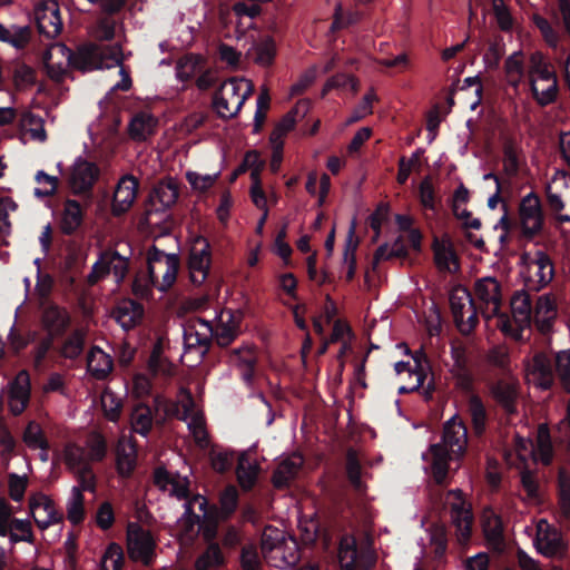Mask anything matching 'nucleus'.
<instances>
[{"label": "nucleus", "instance_id": "1", "mask_svg": "<svg viewBox=\"0 0 570 570\" xmlns=\"http://www.w3.org/2000/svg\"><path fill=\"white\" fill-rule=\"evenodd\" d=\"M242 317L239 311L225 308L220 312L216 325L203 318L188 323L184 327L185 353L195 352L202 361L209 352L213 341L220 347H227L240 332Z\"/></svg>", "mask_w": 570, "mask_h": 570}, {"label": "nucleus", "instance_id": "2", "mask_svg": "<svg viewBox=\"0 0 570 570\" xmlns=\"http://www.w3.org/2000/svg\"><path fill=\"white\" fill-rule=\"evenodd\" d=\"M469 434L465 422L454 414L443 424L442 441L431 444V472L438 485H444L449 473L451 454L462 456L468 446Z\"/></svg>", "mask_w": 570, "mask_h": 570}, {"label": "nucleus", "instance_id": "3", "mask_svg": "<svg viewBox=\"0 0 570 570\" xmlns=\"http://www.w3.org/2000/svg\"><path fill=\"white\" fill-rule=\"evenodd\" d=\"M179 266L180 259L177 254H166L164 250L153 246L147 255L148 285H142L136 278L132 283L134 293L145 296L150 291V287H156L161 292L168 291L176 282Z\"/></svg>", "mask_w": 570, "mask_h": 570}, {"label": "nucleus", "instance_id": "4", "mask_svg": "<svg viewBox=\"0 0 570 570\" xmlns=\"http://www.w3.org/2000/svg\"><path fill=\"white\" fill-rule=\"evenodd\" d=\"M254 83L245 78H230L214 92L212 106L220 119L235 118L253 95Z\"/></svg>", "mask_w": 570, "mask_h": 570}, {"label": "nucleus", "instance_id": "5", "mask_svg": "<svg viewBox=\"0 0 570 570\" xmlns=\"http://www.w3.org/2000/svg\"><path fill=\"white\" fill-rule=\"evenodd\" d=\"M72 65L82 70L104 69L122 63V48L119 43L97 45L88 43L78 49L77 55L70 52Z\"/></svg>", "mask_w": 570, "mask_h": 570}, {"label": "nucleus", "instance_id": "6", "mask_svg": "<svg viewBox=\"0 0 570 570\" xmlns=\"http://www.w3.org/2000/svg\"><path fill=\"white\" fill-rule=\"evenodd\" d=\"M478 299L485 306V317L501 318V331L504 334H512L513 326L507 315L501 313L502 291L500 282L494 277L478 279L474 285Z\"/></svg>", "mask_w": 570, "mask_h": 570}, {"label": "nucleus", "instance_id": "7", "mask_svg": "<svg viewBox=\"0 0 570 570\" xmlns=\"http://www.w3.org/2000/svg\"><path fill=\"white\" fill-rule=\"evenodd\" d=\"M129 271V258L120 255L116 249L107 248L99 253L97 262L92 265L87 276L89 285H96L99 281L114 274L117 283H121Z\"/></svg>", "mask_w": 570, "mask_h": 570}, {"label": "nucleus", "instance_id": "8", "mask_svg": "<svg viewBox=\"0 0 570 570\" xmlns=\"http://www.w3.org/2000/svg\"><path fill=\"white\" fill-rule=\"evenodd\" d=\"M520 229L523 238L532 240L544 227V213L537 193L530 191L519 205Z\"/></svg>", "mask_w": 570, "mask_h": 570}, {"label": "nucleus", "instance_id": "9", "mask_svg": "<svg viewBox=\"0 0 570 570\" xmlns=\"http://www.w3.org/2000/svg\"><path fill=\"white\" fill-rule=\"evenodd\" d=\"M187 265L191 283L202 285L207 278L212 265V247L206 237L196 236L193 239Z\"/></svg>", "mask_w": 570, "mask_h": 570}, {"label": "nucleus", "instance_id": "10", "mask_svg": "<svg viewBox=\"0 0 570 570\" xmlns=\"http://www.w3.org/2000/svg\"><path fill=\"white\" fill-rule=\"evenodd\" d=\"M156 541L150 531L137 527L128 533V554L132 561L149 567L156 558Z\"/></svg>", "mask_w": 570, "mask_h": 570}, {"label": "nucleus", "instance_id": "11", "mask_svg": "<svg viewBox=\"0 0 570 570\" xmlns=\"http://www.w3.org/2000/svg\"><path fill=\"white\" fill-rule=\"evenodd\" d=\"M40 311L41 324L47 335L55 338L62 337L71 324V317L68 311L48 299L41 302Z\"/></svg>", "mask_w": 570, "mask_h": 570}, {"label": "nucleus", "instance_id": "12", "mask_svg": "<svg viewBox=\"0 0 570 570\" xmlns=\"http://www.w3.org/2000/svg\"><path fill=\"white\" fill-rule=\"evenodd\" d=\"M448 495L455 499L451 503V519L455 528L458 541L464 544L472 534L473 514L471 508L466 505L461 490H450Z\"/></svg>", "mask_w": 570, "mask_h": 570}, {"label": "nucleus", "instance_id": "13", "mask_svg": "<svg viewBox=\"0 0 570 570\" xmlns=\"http://www.w3.org/2000/svg\"><path fill=\"white\" fill-rule=\"evenodd\" d=\"M29 510L35 523L41 530L48 529L50 525L60 523L63 520V515L57 510L53 500L41 492L30 497Z\"/></svg>", "mask_w": 570, "mask_h": 570}, {"label": "nucleus", "instance_id": "14", "mask_svg": "<svg viewBox=\"0 0 570 570\" xmlns=\"http://www.w3.org/2000/svg\"><path fill=\"white\" fill-rule=\"evenodd\" d=\"M179 197V185L173 177L159 180L148 198L150 210L163 212L174 206Z\"/></svg>", "mask_w": 570, "mask_h": 570}, {"label": "nucleus", "instance_id": "15", "mask_svg": "<svg viewBox=\"0 0 570 570\" xmlns=\"http://www.w3.org/2000/svg\"><path fill=\"white\" fill-rule=\"evenodd\" d=\"M466 413L470 419L472 436L482 441L487 434L491 416L485 403L479 394L471 393L468 396Z\"/></svg>", "mask_w": 570, "mask_h": 570}, {"label": "nucleus", "instance_id": "16", "mask_svg": "<svg viewBox=\"0 0 570 570\" xmlns=\"http://www.w3.org/2000/svg\"><path fill=\"white\" fill-rule=\"evenodd\" d=\"M547 527L542 530L541 525L538 529V535L535 539L537 550L549 558L562 557L568 550V544L564 541L562 533L550 527L546 522Z\"/></svg>", "mask_w": 570, "mask_h": 570}, {"label": "nucleus", "instance_id": "17", "mask_svg": "<svg viewBox=\"0 0 570 570\" xmlns=\"http://www.w3.org/2000/svg\"><path fill=\"white\" fill-rule=\"evenodd\" d=\"M139 188V180L132 175H125L114 193L112 213L120 216L127 213L132 206Z\"/></svg>", "mask_w": 570, "mask_h": 570}, {"label": "nucleus", "instance_id": "18", "mask_svg": "<svg viewBox=\"0 0 570 570\" xmlns=\"http://www.w3.org/2000/svg\"><path fill=\"white\" fill-rule=\"evenodd\" d=\"M83 220L85 209L81 204L76 199H67L57 218V225L62 235L73 236L82 226Z\"/></svg>", "mask_w": 570, "mask_h": 570}, {"label": "nucleus", "instance_id": "19", "mask_svg": "<svg viewBox=\"0 0 570 570\" xmlns=\"http://www.w3.org/2000/svg\"><path fill=\"white\" fill-rule=\"evenodd\" d=\"M537 266L534 276L525 279V287L530 291L539 292L547 286L554 276V266L551 257L543 250H537L530 263Z\"/></svg>", "mask_w": 570, "mask_h": 570}, {"label": "nucleus", "instance_id": "20", "mask_svg": "<svg viewBox=\"0 0 570 570\" xmlns=\"http://www.w3.org/2000/svg\"><path fill=\"white\" fill-rule=\"evenodd\" d=\"M30 375L27 370H21L10 383V410L14 415H19L26 410L30 400Z\"/></svg>", "mask_w": 570, "mask_h": 570}, {"label": "nucleus", "instance_id": "21", "mask_svg": "<svg viewBox=\"0 0 570 570\" xmlns=\"http://www.w3.org/2000/svg\"><path fill=\"white\" fill-rule=\"evenodd\" d=\"M510 305L513 320L515 323H518L520 330H522L524 326H529L532 321L533 306L531 296L528 291H515L511 297ZM510 335L519 338L521 337V331H515L513 328L512 334Z\"/></svg>", "mask_w": 570, "mask_h": 570}, {"label": "nucleus", "instance_id": "22", "mask_svg": "<svg viewBox=\"0 0 570 570\" xmlns=\"http://www.w3.org/2000/svg\"><path fill=\"white\" fill-rule=\"evenodd\" d=\"M111 316L124 330L128 331L142 320L144 306L135 299L126 298L114 307Z\"/></svg>", "mask_w": 570, "mask_h": 570}, {"label": "nucleus", "instance_id": "23", "mask_svg": "<svg viewBox=\"0 0 570 570\" xmlns=\"http://www.w3.org/2000/svg\"><path fill=\"white\" fill-rule=\"evenodd\" d=\"M495 403L508 414L518 412V385L513 382L499 380L490 386Z\"/></svg>", "mask_w": 570, "mask_h": 570}, {"label": "nucleus", "instance_id": "24", "mask_svg": "<svg viewBox=\"0 0 570 570\" xmlns=\"http://www.w3.org/2000/svg\"><path fill=\"white\" fill-rule=\"evenodd\" d=\"M557 317V303L552 294L538 297L532 312V320L542 333H548Z\"/></svg>", "mask_w": 570, "mask_h": 570}, {"label": "nucleus", "instance_id": "25", "mask_svg": "<svg viewBox=\"0 0 570 570\" xmlns=\"http://www.w3.org/2000/svg\"><path fill=\"white\" fill-rule=\"evenodd\" d=\"M303 466V458L293 455L278 463L272 475V483L275 489L284 490L289 488L297 478Z\"/></svg>", "mask_w": 570, "mask_h": 570}, {"label": "nucleus", "instance_id": "26", "mask_svg": "<svg viewBox=\"0 0 570 570\" xmlns=\"http://www.w3.org/2000/svg\"><path fill=\"white\" fill-rule=\"evenodd\" d=\"M158 119L146 111L136 112L129 121L128 132L131 139L145 141L156 134Z\"/></svg>", "mask_w": 570, "mask_h": 570}, {"label": "nucleus", "instance_id": "27", "mask_svg": "<svg viewBox=\"0 0 570 570\" xmlns=\"http://www.w3.org/2000/svg\"><path fill=\"white\" fill-rule=\"evenodd\" d=\"M532 372L538 380V384L543 390H549L554 384L556 360L553 361L543 352L534 354L532 358Z\"/></svg>", "mask_w": 570, "mask_h": 570}, {"label": "nucleus", "instance_id": "28", "mask_svg": "<svg viewBox=\"0 0 570 570\" xmlns=\"http://www.w3.org/2000/svg\"><path fill=\"white\" fill-rule=\"evenodd\" d=\"M432 250L434 263L440 271L451 272L450 263L455 265V271L459 269V256L456 255L450 238L440 239L435 236L432 242Z\"/></svg>", "mask_w": 570, "mask_h": 570}, {"label": "nucleus", "instance_id": "29", "mask_svg": "<svg viewBox=\"0 0 570 570\" xmlns=\"http://www.w3.org/2000/svg\"><path fill=\"white\" fill-rule=\"evenodd\" d=\"M112 368V358L100 347L92 346L87 356L88 373L96 380H105Z\"/></svg>", "mask_w": 570, "mask_h": 570}, {"label": "nucleus", "instance_id": "30", "mask_svg": "<svg viewBox=\"0 0 570 570\" xmlns=\"http://www.w3.org/2000/svg\"><path fill=\"white\" fill-rule=\"evenodd\" d=\"M99 176V168L94 163L82 160L72 171V186L80 193L89 191Z\"/></svg>", "mask_w": 570, "mask_h": 570}, {"label": "nucleus", "instance_id": "31", "mask_svg": "<svg viewBox=\"0 0 570 570\" xmlns=\"http://www.w3.org/2000/svg\"><path fill=\"white\" fill-rule=\"evenodd\" d=\"M226 564V556L219 544L206 543L205 550L195 561L196 570H217Z\"/></svg>", "mask_w": 570, "mask_h": 570}, {"label": "nucleus", "instance_id": "32", "mask_svg": "<svg viewBox=\"0 0 570 570\" xmlns=\"http://www.w3.org/2000/svg\"><path fill=\"white\" fill-rule=\"evenodd\" d=\"M154 423V410L148 404L140 402L136 404L130 414L132 432L147 436Z\"/></svg>", "mask_w": 570, "mask_h": 570}, {"label": "nucleus", "instance_id": "33", "mask_svg": "<svg viewBox=\"0 0 570 570\" xmlns=\"http://www.w3.org/2000/svg\"><path fill=\"white\" fill-rule=\"evenodd\" d=\"M358 560L357 541L353 534L342 535L338 544V561L343 570H356Z\"/></svg>", "mask_w": 570, "mask_h": 570}, {"label": "nucleus", "instance_id": "34", "mask_svg": "<svg viewBox=\"0 0 570 570\" xmlns=\"http://www.w3.org/2000/svg\"><path fill=\"white\" fill-rule=\"evenodd\" d=\"M449 303L454 322L465 314V306L473 307L474 299L470 291L463 285H455L449 295Z\"/></svg>", "mask_w": 570, "mask_h": 570}, {"label": "nucleus", "instance_id": "35", "mask_svg": "<svg viewBox=\"0 0 570 570\" xmlns=\"http://www.w3.org/2000/svg\"><path fill=\"white\" fill-rule=\"evenodd\" d=\"M233 356L237 366L240 368L242 380L247 386H252L255 381L257 360L250 351L234 350Z\"/></svg>", "mask_w": 570, "mask_h": 570}, {"label": "nucleus", "instance_id": "36", "mask_svg": "<svg viewBox=\"0 0 570 570\" xmlns=\"http://www.w3.org/2000/svg\"><path fill=\"white\" fill-rule=\"evenodd\" d=\"M483 532L487 542L495 550H501L504 543L503 523L501 518L492 513L483 523Z\"/></svg>", "mask_w": 570, "mask_h": 570}, {"label": "nucleus", "instance_id": "37", "mask_svg": "<svg viewBox=\"0 0 570 570\" xmlns=\"http://www.w3.org/2000/svg\"><path fill=\"white\" fill-rule=\"evenodd\" d=\"M258 466L248 461L246 454H242L236 468V476L240 488L244 491H249L254 488L257 481Z\"/></svg>", "mask_w": 570, "mask_h": 570}, {"label": "nucleus", "instance_id": "38", "mask_svg": "<svg viewBox=\"0 0 570 570\" xmlns=\"http://www.w3.org/2000/svg\"><path fill=\"white\" fill-rule=\"evenodd\" d=\"M549 86L542 90L537 85V79L530 77V91L533 99L540 107H547L557 101L559 95L558 79L548 81Z\"/></svg>", "mask_w": 570, "mask_h": 570}, {"label": "nucleus", "instance_id": "39", "mask_svg": "<svg viewBox=\"0 0 570 570\" xmlns=\"http://www.w3.org/2000/svg\"><path fill=\"white\" fill-rule=\"evenodd\" d=\"M37 28L39 33L46 36L47 38L56 37L61 30L59 9H52L49 11V13L47 11L38 13Z\"/></svg>", "mask_w": 570, "mask_h": 570}, {"label": "nucleus", "instance_id": "40", "mask_svg": "<svg viewBox=\"0 0 570 570\" xmlns=\"http://www.w3.org/2000/svg\"><path fill=\"white\" fill-rule=\"evenodd\" d=\"M204 59L199 55H186L180 58L176 66V75L180 81H190L203 68Z\"/></svg>", "mask_w": 570, "mask_h": 570}, {"label": "nucleus", "instance_id": "41", "mask_svg": "<svg viewBox=\"0 0 570 570\" xmlns=\"http://www.w3.org/2000/svg\"><path fill=\"white\" fill-rule=\"evenodd\" d=\"M538 78L542 81L558 79L553 66L548 62L541 52H534L530 56L529 78Z\"/></svg>", "mask_w": 570, "mask_h": 570}, {"label": "nucleus", "instance_id": "42", "mask_svg": "<svg viewBox=\"0 0 570 570\" xmlns=\"http://www.w3.org/2000/svg\"><path fill=\"white\" fill-rule=\"evenodd\" d=\"M239 494L234 485H227L219 494L218 514L222 520H228L238 508Z\"/></svg>", "mask_w": 570, "mask_h": 570}, {"label": "nucleus", "instance_id": "43", "mask_svg": "<svg viewBox=\"0 0 570 570\" xmlns=\"http://www.w3.org/2000/svg\"><path fill=\"white\" fill-rule=\"evenodd\" d=\"M535 454L542 464L549 465L553 460V445L549 429L540 425L537 435Z\"/></svg>", "mask_w": 570, "mask_h": 570}, {"label": "nucleus", "instance_id": "44", "mask_svg": "<svg viewBox=\"0 0 570 570\" xmlns=\"http://www.w3.org/2000/svg\"><path fill=\"white\" fill-rule=\"evenodd\" d=\"M85 495L80 489L72 488L67 503V518L73 525H78L85 520Z\"/></svg>", "mask_w": 570, "mask_h": 570}, {"label": "nucleus", "instance_id": "45", "mask_svg": "<svg viewBox=\"0 0 570 570\" xmlns=\"http://www.w3.org/2000/svg\"><path fill=\"white\" fill-rule=\"evenodd\" d=\"M124 563L122 548L118 543L111 542L101 558L99 570H122Z\"/></svg>", "mask_w": 570, "mask_h": 570}, {"label": "nucleus", "instance_id": "46", "mask_svg": "<svg viewBox=\"0 0 570 570\" xmlns=\"http://www.w3.org/2000/svg\"><path fill=\"white\" fill-rule=\"evenodd\" d=\"M23 441L30 449H41L47 451L49 449V442L40 426L35 421L29 422L24 432Z\"/></svg>", "mask_w": 570, "mask_h": 570}, {"label": "nucleus", "instance_id": "47", "mask_svg": "<svg viewBox=\"0 0 570 570\" xmlns=\"http://www.w3.org/2000/svg\"><path fill=\"white\" fill-rule=\"evenodd\" d=\"M37 333L33 331H20L16 324H13L8 334V342L11 351L14 354H19L23 351L30 343L36 340Z\"/></svg>", "mask_w": 570, "mask_h": 570}, {"label": "nucleus", "instance_id": "48", "mask_svg": "<svg viewBox=\"0 0 570 570\" xmlns=\"http://www.w3.org/2000/svg\"><path fill=\"white\" fill-rule=\"evenodd\" d=\"M85 347V335L81 331H73L63 342L61 355L69 360L79 357Z\"/></svg>", "mask_w": 570, "mask_h": 570}, {"label": "nucleus", "instance_id": "49", "mask_svg": "<svg viewBox=\"0 0 570 570\" xmlns=\"http://www.w3.org/2000/svg\"><path fill=\"white\" fill-rule=\"evenodd\" d=\"M345 470L347 479L352 487L356 491H361L363 488L362 466L356 452L353 450L347 451Z\"/></svg>", "mask_w": 570, "mask_h": 570}, {"label": "nucleus", "instance_id": "50", "mask_svg": "<svg viewBox=\"0 0 570 570\" xmlns=\"http://www.w3.org/2000/svg\"><path fill=\"white\" fill-rule=\"evenodd\" d=\"M556 371L562 387L570 393V348L556 354Z\"/></svg>", "mask_w": 570, "mask_h": 570}, {"label": "nucleus", "instance_id": "51", "mask_svg": "<svg viewBox=\"0 0 570 570\" xmlns=\"http://www.w3.org/2000/svg\"><path fill=\"white\" fill-rule=\"evenodd\" d=\"M533 23L540 31L546 43L556 49L560 42L559 32L552 27L548 19L542 16L534 14Z\"/></svg>", "mask_w": 570, "mask_h": 570}, {"label": "nucleus", "instance_id": "52", "mask_svg": "<svg viewBox=\"0 0 570 570\" xmlns=\"http://www.w3.org/2000/svg\"><path fill=\"white\" fill-rule=\"evenodd\" d=\"M220 515L217 513H212V515H207L202 519L199 525V530L202 531L203 539L205 543H215L218 542V522Z\"/></svg>", "mask_w": 570, "mask_h": 570}, {"label": "nucleus", "instance_id": "53", "mask_svg": "<svg viewBox=\"0 0 570 570\" xmlns=\"http://www.w3.org/2000/svg\"><path fill=\"white\" fill-rule=\"evenodd\" d=\"M361 20V13L358 11L344 12L341 4L335 8L333 22L331 26L332 31L341 30L348 26L355 24Z\"/></svg>", "mask_w": 570, "mask_h": 570}, {"label": "nucleus", "instance_id": "54", "mask_svg": "<svg viewBox=\"0 0 570 570\" xmlns=\"http://www.w3.org/2000/svg\"><path fill=\"white\" fill-rule=\"evenodd\" d=\"M256 57L255 61L261 66H269L273 63L275 55H276V47L275 42L272 38H266L261 43L257 45L256 49Z\"/></svg>", "mask_w": 570, "mask_h": 570}, {"label": "nucleus", "instance_id": "55", "mask_svg": "<svg viewBox=\"0 0 570 570\" xmlns=\"http://www.w3.org/2000/svg\"><path fill=\"white\" fill-rule=\"evenodd\" d=\"M9 497L14 502H21L28 487V479L26 475L10 473L8 476Z\"/></svg>", "mask_w": 570, "mask_h": 570}, {"label": "nucleus", "instance_id": "56", "mask_svg": "<svg viewBox=\"0 0 570 570\" xmlns=\"http://www.w3.org/2000/svg\"><path fill=\"white\" fill-rule=\"evenodd\" d=\"M503 171L509 178L519 173V159L512 142H507L503 147Z\"/></svg>", "mask_w": 570, "mask_h": 570}, {"label": "nucleus", "instance_id": "57", "mask_svg": "<svg viewBox=\"0 0 570 570\" xmlns=\"http://www.w3.org/2000/svg\"><path fill=\"white\" fill-rule=\"evenodd\" d=\"M219 544L227 553L237 549L242 543V537L238 529L234 525L224 528L219 534Z\"/></svg>", "mask_w": 570, "mask_h": 570}, {"label": "nucleus", "instance_id": "58", "mask_svg": "<svg viewBox=\"0 0 570 570\" xmlns=\"http://www.w3.org/2000/svg\"><path fill=\"white\" fill-rule=\"evenodd\" d=\"M218 174L215 175H200L196 171H187L186 179L193 189L205 193L217 180Z\"/></svg>", "mask_w": 570, "mask_h": 570}, {"label": "nucleus", "instance_id": "59", "mask_svg": "<svg viewBox=\"0 0 570 570\" xmlns=\"http://www.w3.org/2000/svg\"><path fill=\"white\" fill-rule=\"evenodd\" d=\"M558 495L561 509L566 512H570V476L561 471L558 475Z\"/></svg>", "mask_w": 570, "mask_h": 570}, {"label": "nucleus", "instance_id": "60", "mask_svg": "<svg viewBox=\"0 0 570 570\" xmlns=\"http://www.w3.org/2000/svg\"><path fill=\"white\" fill-rule=\"evenodd\" d=\"M358 81L354 76L347 73H337L331 77L324 87V94L334 88H351L352 90H357Z\"/></svg>", "mask_w": 570, "mask_h": 570}, {"label": "nucleus", "instance_id": "61", "mask_svg": "<svg viewBox=\"0 0 570 570\" xmlns=\"http://www.w3.org/2000/svg\"><path fill=\"white\" fill-rule=\"evenodd\" d=\"M76 476L79 482V485L77 488L80 489L81 493H83V491H96V476L89 464H83V466L76 471Z\"/></svg>", "mask_w": 570, "mask_h": 570}, {"label": "nucleus", "instance_id": "62", "mask_svg": "<svg viewBox=\"0 0 570 570\" xmlns=\"http://www.w3.org/2000/svg\"><path fill=\"white\" fill-rule=\"evenodd\" d=\"M136 468V460L125 450L118 451L116 456V470L121 478H130Z\"/></svg>", "mask_w": 570, "mask_h": 570}, {"label": "nucleus", "instance_id": "63", "mask_svg": "<svg viewBox=\"0 0 570 570\" xmlns=\"http://www.w3.org/2000/svg\"><path fill=\"white\" fill-rule=\"evenodd\" d=\"M493 11L501 30L509 31L512 29L513 19L503 0H493Z\"/></svg>", "mask_w": 570, "mask_h": 570}, {"label": "nucleus", "instance_id": "64", "mask_svg": "<svg viewBox=\"0 0 570 570\" xmlns=\"http://www.w3.org/2000/svg\"><path fill=\"white\" fill-rule=\"evenodd\" d=\"M259 558L256 548L253 544H247L240 551V566L243 570H258Z\"/></svg>", "mask_w": 570, "mask_h": 570}]
</instances>
